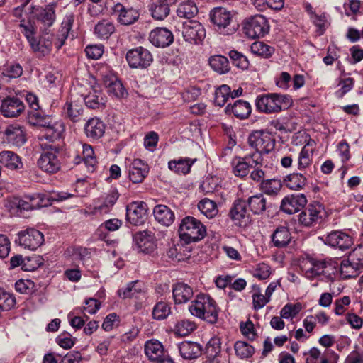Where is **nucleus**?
Instances as JSON below:
<instances>
[{
  "label": "nucleus",
  "mask_w": 363,
  "mask_h": 363,
  "mask_svg": "<svg viewBox=\"0 0 363 363\" xmlns=\"http://www.w3.org/2000/svg\"><path fill=\"white\" fill-rule=\"evenodd\" d=\"M73 23L74 16L72 14L66 16L62 23L60 30L56 35L46 33L41 35L40 40H37L35 38L33 39V41L30 43L33 51L45 55L51 51L53 45L59 50L67 38Z\"/></svg>",
  "instance_id": "obj_1"
},
{
  "label": "nucleus",
  "mask_w": 363,
  "mask_h": 363,
  "mask_svg": "<svg viewBox=\"0 0 363 363\" xmlns=\"http://www.w3.org/2000/svg\"><path fill=\"white\" fill-rule=\"evenodd\" d=\"M191 315L213 324L218 321L219 308L214 301L208 294L196 296L189 306Z\"/></svg>",
  "instance_id": "obj_2"
},
{
  "label": "nucleus",
  "mask_w": 363,
  "mask_h": 363,
  "mask_svg": "<svg viewBox=\"0 0 363 363\" xmlns=\"http://www.w3.org/2000/svg\"><path fill=\"white\" fill-rule=\"evenodd\" d=\"M293 104L289 95L277 93L262 94L255 99L257 111L265 114H274L290 107Z\"/></svg>",
  "instance_id": "obj_3"
},
{
  "label": "nucleus",
  "mask_w": 363,
  "mask_h": 363,
  "mask_svg": "<svg viewBox=\"0 0 363 363\" xmlns=\"http://www.w3.org/2000/svg\"><path fill=\"white\" fill-rule=\"evenodd\" d=\"M41 194L26 196L24 199L19 197H9L4 206L12 216H24V212L31 211L35 208L47 206Z\"/></svg>",
  "instance_id": "obj_4"
},
{
  "label": "nucleus",
  "mask_w": 363,
  "mask_h": 363,
  "mask_svg": "<svg viewBox=\"0 0 363 363\" xmlns=\"http://www.w3.org/2000/svg\"><path fill=\"white\" fill-rule=\"evenodd\" d=\"M206 234V227L194 217L186 216L182 220L179 235L180 239L186 244L201 240Z\"/></svg>",
  "instance_id": "obj_5"
},
{
  "label": "nucleus",
  "mask_w": 363,
  "mask_h": 363,
  "mask_svg": "<svg viewBox=\"0 0 363 363\" xmlns=\"http://www.w3.org/2000/svg\"><path fill=\"white\" fill-rule=\"evenodd\" d=\"M234 16V13L223 7L214 8L210 13L211 22L224 35H230L235 32L237 25L233 21Z\"/></svg>",
  "instance_id": "obj_6"
},
{
  "label": "nucleus",
  "mask_w": 363,
  "mask_h": 363,
  "mask_svg": "<svg viewBox=\"0 0 363 363\" xmlns=\"http://www.w3.org/2000/svg\"><path fill=\"white\" fill-rule=\"evenodd\" d=\"M244 30L250 38H262L269 33V24L264 16L256 15L246 21Z\"/></svg>",
  "instance_id": "obj_7"
},
{
  "label": "nucleus",
  "mask_w": 363,
  "mask_h": 363,
  "mask_svg": "<svg viewBox=\"0 0 363 363\" xmlns=\"http://www.w3.org/2000/svg\"><path fill=\"white\" fill-rule=\"evenodd\" d=\"M59 150L56 147L43 150L37 164L38 167L43 172L49 174L57 172L61 167V162L58 157Z\"/></svg>",
  "instance_id": "obj_8"
},
{
  "label": "nucleus",
  "mask_w": 363,
  "mask_h": 363,
  "mask_svg": "<svg viewBox=\"0 0 363 363\" xmlns=\"http://www.w3.org/2000/svg\"><path fill=\"white\" fill-rule=\"evenodd\" d=\"M126 60L131 68L145 69L151 65L153 57L147 49L138 47L127 52Z\"/></svg>",
  "instance_id": "obj_9"
},
{
  "label": "nucleus",
  "mask_w": 363,
  "mask_h": 363,
  "mask_svg": "<svg viewBox=\"0 0 363 363\" xmlns=\"http://www.w3.org/2000/svg\"><path fill=\"white\" fill-rule=\"evenodd\" d=\"M325 216L324 207L318 202H313L298 215V221L305 226H311L320 223Z\"/></svg>",
  "instance_id": "obj_10"
},
{
  "label": "nucleus",
  "mask_w": 363,
  "mask_h": 363,
  "mask_svg": "<svg viewBox=\"0 0 363 363\" xmlns=\"http://www.w3.org/2000/svg\"><path fill=\"white\" fill-rule=\"evenodd\" d=\"M182 36L186 42L199 45L206 37V29L200 22L189 21L183 24Z\"/></svg>",
  "instance_id": "obj_11"
},
{
  "label": "nucleus",
  "mask_w": 363,
  "mask_h": 363,
  "mask_svg": "<svg viewBox=\"0 0 363 363\" xmlns=\"http://www.w3.org/2000/svg\"><path fill=\"white\" fill-rule=\"evenodd\" d=\"M250 146L257 152L268 153L274 148L275 142L272 136L263 130L252 132L248 137Z\"/></svg>",
  "instance_id": "obj_12"
},
{
  "label": "nucleus",
  "mask_w": 363,
  "mask_h": 363,
  "mask_svg": "<svg viewBox=\"0 0 363 363\" xmlns=\"http://www.w3.org/2000/svg\"><path fill=\"white\" fill-rule=\"evenodd\" d=\"M147 205L143 201H134L126 207L127 220L134 225H141L147 219Z\"/></svg>",
  "instance_id": "obj_13"
},
{
  "label": "nucleus",
  "mask_w": 363,
  "mask_h": 363,
  "mask_svg": "<svg viewBox=\"0 0 363 363\" xmlns=\"http://www.w3.org/2000/svg\"><path fill=\"white\" fill-rule=\"evenodd\" d=\"M18 236L19 245L30 250H36L44 242L43 234L35 228H28L21 231Z\"/></svg>",
  "instance_id": "obj_14"
},
{
  "label": "nucleus",
  "mask_w": 363,
  "mask_h": 363,
  "mask_svg": "<svg viewBox=\"0 0 363 363\" xmlns=\"http://www.w3.org/2000/svg\"><path fill=\"white\" fill-rule=\"evenodd\" d=\"M55 3L49 4L45 7L31 6L29 12L30 18L37 19L44 26L50 27L55 21Z\"/></svg>",
  "instance_id": "obj_15"
},
{
  "label": "nucleus",
  "mask_w": 363,
  "mask_h": 363,
  "mask_svg": "<svg viewBox=\"0 0 363 363\" xmlns=\"http://www.w3.org/2000/svg\"><path fill=\"white\" fill-rule=\"evenodd\" d=\"M145 352L148 359L155 363H174L165 354L163 345L156 340H150L145 345Z\"/></svg>",
  "instance_id": "obj_16"
},
{
  "label": "nucleus",
  "mask_w": 363,
  "mask_h": 363,
  "mask_svg": "<svg viewBox=\"0 0 363 363\" xmlns=\"http://www.w3.org/2000/svg\"><path fill=\"white\" fill-rule=\"evenodd\" d=\"M327 262L317 261L313 259H306L301 262V269L306 277L312 279L321 274H330Z\"/></svg>",
  "instance_id": "obj_17"
},
{
  "label": "nucleus",
  "mask_w": 363,
  "mask_h": 363,
  "mask_svg": "<svg viewBox=\"0 0 363 363\" xmlns=\"http://www.w3.org/2000/svg\"><path fill=\"white\" fill-rule=\"evenodd\" d=\"M3 140L11 146H22L26 141V132L23 127L18 124L8 125L4 132Z\"/></svg>",
  "instance_id": "obj_18"
},
{
  "label": "nucleus",
  "mask_w": 363,
  "mask_h": 363,
  "mask_svg": "<svg viewBox=\"0 0 363 363\" xmlns=\"http://www.w3.org/2000/svg\"><path fill=\"white\" fill-rule=\"evenodd\" d=\"M25 109L23 102L16 96L6 97L2 101L1 113L6 118L18 116Z\"/></svg>",
  "instance_id": "obj_19"
},
{
  "label": "nucleus",
  "mask_w": 363,
  "mask_h": 363,
  "mask_svg": "<svg viewBox=\"0 0 363 363\" xmlns=\"http://www.w3.org/2000/svg\"><path fill=\"white\" fill-rule=\"evenodd\" d=\"M306 203L307 199L304 194H293L283 199L280 208L284 213L293 214L299 211Z\"/></svg>",
  "instance_id": "obj_20"
},
{
  "label": "nucleus",
  "mask_w": 363,
  "mask_h": 363,
  "mask_svg": "<svg viewBox=\"0 0 363 363\" xmlns=\"http://www.w3.org/2000/svg\"><path fill=\"white\" fill-rule=\"evenodd\" d=\"M134 241L138 250L145 254H151L156 248L153 234L151 231L146 230L136 233L134 236Z\"/></svg>",
  "instance_id": "obj_21"
},
{
  "label": "nucleus",
  "mask_w": 363,
  "mask_h": 363,
  "mask_svg": "<svg viewBox=\"0 0 363 363\" xmlns=\"http://www.w3.org/2000/svg\"><path fill=\"white\" fill-rule=\"evenodd\" d=\"M112 14L117 16L118 22L123 25H130L139 18V13L136 9L133 8L125 9L120 3L116 4L112 7Z\"/></svg>",
  "instance_id": "obj_22"
},
{
  "label": "nucleus",
  "mask_w": 363,
  "mask_h": 363,
  "mask_svg": "<svg viewBox=\"0 0 363 363\" xmlns=\"http://www.w3.org/2000/svg\"><path fill=\"white\" fill-rule=\"evenodd\" d=\"M148 164L140 159H134L128 167L129 178L133 183H140L147 176Z\"/></svg>",
  "instance_id": "obj_23"
},
{
  "label": "nucleus",
  "mask_w": 363,
  "mask_h": 363,
  "mask_svg": "<svg viewBox=\"0 0 363 363\" xmlns=\"http://www.w3.org/2000/svg\"><path fill=\"white\" fill-rule=\"evenodd\" d=\"M149 40L155 46L164 48L172 43L174 35L166 28H156L150 32Z\"/></svg>",
  "instance_id": "obj_24"
},
{
  "label": "nucleus",
  "mask_w": 363,
  "mask_h": 363,
  "mask_svg": "<svg viewBox=\"0 0 363 363\" xmlns=\"http://www.w3.org/2000/svg\"><path fill=\"white\" fill-rule=\"evenodd\" d=\"M325 244L332 247H337L342 250L348 249L353 244L352 238L342 231H333L325 239Z\"/></svg>",
  "instance_id": "obj_25"
},
{
  "label": "nucleus",
  "mask_w": 363,
  "mask_h": 363,
  "mask_svg": "<svg viewBox=\"0 0 363 363\" xmlns=\"http://www.w3.org/2000/svg\"><path fill=\"white\" fill-rule=\"evenodd\" d=\"M176 2L177 0H152L149 5V10L152 18L157 20H163L169 15L170 6Z\"/></svg>",
  "instance_id": "obj_26"
},
{
  "label": "nucleus",
  "mask_w": 363,
  "mask_h": 363,
  "mask_svg": "<svg viewBox=\"0 0 363 363\" xmlns=\"http://www.w3.org/2000/svg\"><path fill=\"white\" fill-rule=\"evenodd\" d=\"M246 202L243 200H237L230 211L229 216L235 224L245 225L249 220V216L246 209Z\"/></svg>",
  "instance_id": "obj_27"
},
{
  "label": "nucleus",
  "mask_w": 363,
  "mask_h": 363,
  "mask_svg": "<svg viewBox=\"0 0 363 363\" xmlns=\"http://www.w3.org/2000/svg\"><path fill=\"white\" fill-rule=\"evenodd\" d=\"M105 128L102 121L98 118H92L86 122L84 130L87 137L98 139L104 134Z\"/></svg>",
  "instance_id": "obj_28"
},
{
  "label": "nucleus",
  "mask_w": 363,
  "mask_h": 363,
  "mask_svg": "<svg viewBox=\"0 0 363 363\" xmlns=\"http://www.w3.org/2000/svg\"><path fill=\"white\" fill-rule=\"evenodd\" d=\"M155 220L165 226H169L174 220V212L165 205H157L153 210Z\"/></svg>",
  "instance_id": "obj_29"
},
{
  "label": "nucleus",
  "mask_w": 363,
  "mask_h": 363,
  "mask_svg": "<svg viewBox=\"0 0 363 363\" xmlns=\"http://www.w3.org/2000/svg\"><path fill=\"white\" fill-rule=\"evenodd\" d=\"M0 162L11 170H18L23 168L21 157L12 151H1L0 152Z\"/></svg>",
  "instance_id": "obj_30"
},
{
  "label": "nucleus",
  "mask_w": 363,
  "mask_h": 363,
  "mask_svg": "<svg viewBox=\"0 0 363 363\" xmlns=\"http://www.w3.org/2000/svg\"><path fill=\"white\" fill-rule=\"evenodd\" d=\"M226 112L232 113L238 118H247L251 113V105L249 102L237 100L233 106L228 104L225 108Z\"/></svg>",
  "instance_id": "obj_31"
},
{
  "label": "nucleus",
  "mask_w": 363,
  "mask_h": 363,
  "mask_svg": "<svg viewBox=\"0 0 363 363\" xmlns=\"http://www.w3.org/2000/svg\"><path fill=\"white\" fill-rule=\"evenodd\" d=\"M62 113L73 122L79 121L83 113V106L77 101H67L63 106Z\"/></svg>",
  "instance_id": "obj_32"
},
{
  "label": "nucleus",
  "mask_w": 363,
  "mask_h": 363,
  "mask_svg": "<svg viewBox=\"0 0 363 363\" xmlns=\"http://www.w3.org/2000/svg\"><path fill=\"white\" fill-rule=\"evenodd\" d=\"M84 101L87 107L92 109H99L104 106L106 100L100 90L94 89L84 97Z\"/></svg>",
  "instance_id": "obj_33"
},
{
  "label": "nucleus",
  "mask_w": 363,
  "mask_h": 363,
  "mask_svg": "<svg viewBox=\"0 0 363 363\" xmlns=\"http://www.w3.org/2000/svg\"><path fill=\"white\" fill-rule=\"evenodd\" d=\"M173 297L176 303H183L190 300L194 294L193 289L186 284L178 283L173 288Z\"/></svg>",
  "instance_id": "obj_34"
},
{
  "label": "nucleus",
  "mask_w": 363,
  "mask_h": 363,
  "mask_svg": "<svg viewBox=\"0 0 363 363\" xmlns=\"http://www.w3.org/2000/svg\"><path fill=\"white\" fill-rule=\"evenodd\" d=\"M245 202L250 210L256 215L262 214L269 206L262 194L252 196Z\"/></svg>",
  "instance_id": "obj_35"
},
{
  "label": "nucleus",
  "mask_w": 363,
  "mask_h": 363,
  "mask_svg": "<svg viewBox=\"0 0 363 363\" xmlns=\"http://www.w3.org/2000/svg\"><path fill=\"white\" fill-rule=\"evenodd\" d=\"M196 160H191L190 158H179L178 160H173L169 162V169L179 174H186L190 172L191 167Z\"/></svg>",
  "instance_id": "obj_36"
},
{
  "label": "nucleus",
  "mask_w": 363,
  "mask_h": 363,
  "mask_svg": "<svg viewBox=\"0 0 363 363\" xmlns=\"http://www.w3.org/2000/svg\"><path fill=\"white\" fill-rule=\"evenodd\" d=\"M181 356L186 359H192L199 357L201 350L199 344L193 342H182L178 345Z\"/></svg>",
  "instance_id": "obj_37"
},
{
  "label": "nucleus",
  "mask_w": 363,
  "mask_h": 363,
  "mask_svg": "<svg viewBox=\"0 0 363 363\" xmlns=\"http://www.w3.org/2000/svg\"><path fill=\"white\" fill-rule=\"evenodd\" d=\"M144 286L141 281H135L130 282L124 289H120L118 294L123 298H138V296L143 292Z\"/></svg>",
  "instance_id": "obj_38"
},
{
  "label": "nucleus",
  "mask_w": 363,
  "mask_h": 363,
  "mask_svg": "<svg viewBox=\"0 0 363 363\" xmlns=\"http://www.w3.org/2000/svg\"><path fill=\"white\" fill-rule=\"evenodd\" d=\"M291 239L289 229L284 226L278 227L272 235L273 245L277 247H286Z\"/></svg>",
  "instance_id": "obj_39"
},
{
  "label": "nucleus",
  "mask_w": 363,
  "mask_h": 363,
  "mask_svg": "<svg viewBox=\"0 0 363 363\" xmlns=\"http://www.w3.org/2000/svg\"><path fill=\"white\" fill-rule=\"evenodd\" d=\"M104 82L109 94L121 98L126 94L122 83L116 77H106Z\"/></svg>",
  "instance_id": "obj_40"
},
{
  "label": "nucleus",
  "mask_w": 363,
  "mask_h": 363,
  "mask_svg": "<svg viewBox=\"0 0 363 363\" xmlns=\"http://www.w3.org/2000/svg\"><path fill=\"white\" fill-rule=\"evenodd\" d=\"M115 31L113 23L107 19L99 21L94 27V34L100 39H108Z\"/></svg>",
  "instance_id": "obj_41"
},
{
  "label": "nucleus",
  "mask_w": 363,
  "mask_h": 363,
  "mask_svg": "<svg viewBox=\"0 0 363 363\" xmlns=\"http://www.w3.org/2000/svg\"><path fill=\"white\" fill-rule=\"evenodd\" d=\"M313 143V141L308 142L299 152L298 157V168L299 170L306 169L311 165L313 152V149L311 146Z\"/></svg>",
  "instance_id": "obj_42"
},
{
  "label": "nucleus",
  "mask_w": 363,
  "mask_h": 363,
  "mask_svg": "<svg viewBox=\"0 0 363 363\" xmlns=\"http://www.w3.org/2000/svg\"><path fill=\"white\" fill-rule=\"evenodd\" d=\"M306 177L302 173L290 174L284 179L286 186L292 190L302 189L306 184Z\"/></svg>",
  "instance_id": "obj_43"
},
{
  "label": "nucleus",
  "mask_w": 363,
  "mask_h": 363,
  "mask_svg": "<svg viewBox=\"0 0 363 363\" xmlns=\"http://www.w3.org/2000/svg\"><path fill=\"white\" fill-rule=\"evenodd\" d=\"M198 13V8L191 0L181 3L177 9V14L179 18L191 19Z\"/></svg>",
  "instance_id": "obj_44"
},
{
  "label": "nucleus",
  "mask_w": 363,
  "mask_h": 363,
  "mask_svg": "<svg viewBox=\"0 0 363 363\" xmlns=\"http://www.w3.org/2000/svg\"><path fill=\"white\" fill-rule=\"evenodd\" d=\"M233 172L237 177H245L249 172L250 167H252V164L250 163V157H237L232 162Z\"/></svg>",
  "instance_id": "obj_45"
},
{
  "label": "nucleus",
  "mask_w": 363,
  "mask_h": 363,
  "mask_svg": "<svg viewBox=\"0 0 363 363\" xmlns=\"http://www.w3.org/2000/svg\"><path fill=\"white\" fill-rule=\"evenodd\" d=\"M65 131V124L62 121H53L48 129H45L43 137L50 141H55L62 137Z\"/></svg>",
  "instance_id": "obj_46"
},
{
  "label": "nucleus",
  "mask_w": 363,
  "mask_h": 363,
  "mask_svg": "<svg viewBox=\"0 0 363 363\" xmlns=\"http://www.w3.org/2000/svg\"><path fill=\"white\" fill-rule=\"evenodd\" d=\"M211 68L220 74L227 73L230 70L229 61L223 55L212 56L209 59Z\"/></svg>",
  "instance_id": "obj_47"
},
{
  "label": "nucleus",
  "mask_w": 363,
  "mask_h": 363,
  "mask_svg": "<svg viewBox=\"0 0 363 363\" xmlns=\"http://www.w3.org/2000/svg\"><path fill=\"white\" fill-rule=\"evenodd\" d=\"M198 208L208 218H214L218 212L216 203L208 199H203L199 201Z\"/></svg>",
  "instance_id": "obj_48"
},
{
  "label": "nucleus",
  "mask_w": 363,
  "mask_h": 363,
  "mask_svg": "<svg viewBox=\"0 0 363 363\" xmlns=\"http://www.w3.org/2000/svg\"><path fill=\"white\" fill-rule=\"evenodd\" d=\"M282 184L281 180L277 179H266L260 184L262 191L269 196H276L281 191Z\"/></svg>",
  "instance_id": "obj_49"
},
{
  "label": "nucleus",
  "mask_w": 363,
  "mask_h": 363,
  "mask_svg": "<svg viewBox=\"0 0 363 363\" xmlns=\"http://www.w3.org/2000/svg\"><path fill=\"white\" fill-rule=\"evenodd\" d=\"M251 51L257 56L268 58L274 52V48L264 42L257 41L252 44Z\"/></svg>",
  "instance_id": "obj_50"
},
{
  "label": "nucleus",
  "mask_w": 363,
  "mask_h": 363,
  "mask_svg": "<svg viewBox=\"0 0 363 363\" xmlns=\"http://www.w3.org/2000/svg\"><path fill=\"white\" fill-rule=\"evenodd\" d=\"M235 354L240 359H247L252 356L255 349L246 342L237 341L234 345Z\"/></svg>",
  "instance_id": "obj_51"
},
{
  "label": "nucleus",
  "mask_w": 363,
  "mask_h": 363,
  "mask_svg": "<svg viewBox=\"0 0 363 363\" xmlns=\"http://www.w3.org/2000/svg\"><path fill=\"white\" fill-rule=\"evenodd\" d=\"M83 160L89 171L93 172L96 164V158L92 147L87 144L82 145Z\"/></svg>",
  "instance_id": "obj_52"
},
{
  "label": "nucleus",
  "mask_w": 363,
  "mask_h": 363,
  "mask_svg": "<svg viewBox=\"0 0 363 363\" xmlns=\"http://www.w3.org/2000/svg\"><path fill=\"white\" fill-rule=\"evenodd\" d=\"M302 306L300 303H287L280 311V315L284 319L294 318L301 311Z\"/></svg>",
  "instance_id": "obj_53"
},
{
  "label": "nucleus",
  "mask_w": 363,
  "mask_h": 363,
  "mask_svg": "<svg viewBox=\"0 0 363 363\" xmlns=\"http://www.w3.org/2000/svg\"><path fill=\"white\" fill-rule=\"evenodd\" d=\"M19 27L21 28V33L24 35L30 44L32 41H33V39L35 38V34L36 33L35 23L30 20H28V21L21 20L19 24Z\"/></svg>",
  "instance_id": "obj_54"
},
{
  "label": "nucleus",
  "mask_w": 363,
  "mask_h": 363,
  "mask_svg": "<svg viewBox=\"0 0 363 363\" xmlns=\"http://www.w3.org/2000/svg\"><path fill=\"white\" fill-rule=\"evenodd\" d=\"M230 94V88L225 84L221 85L215 91V104L223 106L226 103Z\"/></svg>",
  "instance_id": "obj_55"
},
{
  "label": "nucleus",
  "mask_w": 363,
  "mask_h": 363,
  "mask_svg": "<svg viewBox=\"0 0 363 363\" xmlns=\"http://www.w3.org/2000/svg\"><path fill=\"white\" fill-rule=\"evenodd\" d=\"M15 304L16 298L12 294L0 290V313L11 309Z\"/></svg>",
  "instance_id": "obj_56"
},
{
  "label": "nucleus",
  "mask_w": 363,
  "mask_h": 363,
  "mask_svg": "<svg viewBox=\"0 0 363 363\" xmlns=\"http://www.w3.org/2000/svg\"><path fill=\"white\" fill-rule=\"evenodd\" d=\"M170 313V307L164 302L157 303L152 310V317L156 320H164Z\"/></svg>",
  "instance_id": "obj_57"
},
{
  "label": "nucleus",
  "mask_w": 363,
  "mask_h": 363,
  "mask_svg": "<svg viewBox=\"0 0 363 363\" xmlns=\"http://www.w3.org/2000/svg\"><path fill=\"white\" fill-rule=\"evenodd\" d=\"M229 57L235 66L242 69H245L248 67L249 62L247 57L242 53L236 50H231L229 52Z\"/></svg>",
  "instance_id": "obj_58"
},
{
  "label": "nucleus",
  "mask_w": 363,
  "mask_h": 363,
  "mask_svg": "<svg viewBox=\"0 0 363 363\" xmlns=\"http://www.w3.org/2000/svg\"><path fill=\"white\" fill-rule=\"evenodd\" d=\"M220 339L218 337H213L208 342L206 350L210 358L216 357L220 352Z\"/></svg>",
  "instance_id": "obj_59"
},
{
  "label": "nucleus",
  "mask_w": 363,
  "mask_h": 363,
  "mask_svg": "<svg viewBox=\"0 0 363 363\" xmlns=\"http://www.w3.org/2000/svg\"><path fill=\"white\" fill-rule=\"evenodd\" d=\"M194 329V323L189 320H180L175 325V332L180 336H186Z\"/></svg>",
  "instance_id": "obj_60"
},
{
  "label": "nucleus",
  "mask_w": 363,
  "mask_h": 363,
  "mask_svg": "<svg viewBox=\"0 0 363 363\" xmlns=\"http://www.w3.org/2000/svg\"><path fill=\"white\" fill-rule=\"evenodd\" d=\"M269 301L270 298L266 294H262L259 289L252 294L253 307L257 311L262 308Z\"/></svg>",
  "instance_id": "obj_61"
},
{
  "label": "nucleus",
  "mask_w": 363,
  "mask_h": 363,
  "mask_svg": "<svg viewBox=\"0 0 363 363\" xmlns=\"http://www.w3.org/2000/svg\"><path fill=\"white\" fill-rule=\"evenodd\" d=\"M271 274L270 267L265 263L258 264L253 272V276L260 280H264L269 277Z\"/></svg>",
  "instance_id": "obj_62"
},
{
  "label": "nucleus",
  "mask_w": 363,
  "mask_h": 363,
  "mask_svg": "<svg viewBox=\"0 0 363 363\" xmlns=\"http://www.w3.org/2000/svg\"><path fill=\"white\" fill-rule=\"evenodd\" d=\"M340 273L344 278L354 277L357 275V269L348 260H346L341 263Z\"/></svg>",
  "instance_id": "obj_63"
},
{
  "label": "nucleus",
  "mask_w": 363,
  "mask_h": 363,
  "mask_svg": "<svg viewBox=\"0 0 363 363\" xmlns=\"http://www.w3.org/2000/svg\"><path fill=\"white\" fill-rule=\"evenodd\" d=\"M88 57L91 59H99L104 53V46L102 45H88L85 49Z\"/></svg>",
  "instance_id": "obj_64"
}]
</instances>
